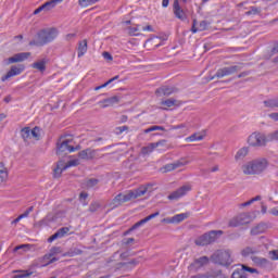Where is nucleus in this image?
<instances>
[{"label": "nucleus", "instance_id": "obj_16", "mask_svg": "<svg viewBox=\"0 0 278 278\" xmlns=\"http://www.w3.org/2000/svg\"><path fill=\"white\" fill-rule=\"evenodd\" d=\"M23 71H25V65H13L7 75L2 76L1 81H8L10 78L16 77V75H21Z\"/></svg>", "mask_w": 278, "mask_h": 278}, {"label": "nucleus", "instance_id": "obj_60", "mask_svg": "<svg viewBox=\"0 0 278 278\" xmlns=\"http://www.w3.org/2000/svg\"><path fill=\"white\" fill-rule=\"evenodd\" d=\"M169 3H170V0H163L162 8H167Z\"/></svg>", "mask_w": 278, "mask_h": 278}, {"label": "nucleus", "instance_id": "obj_33", "mask_svg": "<svg viewBox=\"0 0 278 278\" xmlns=\"http://www.w3.org/2000/svg\"><path fill=\"white\" fill-rule=\"evenodd\" d=\"M266 231V225L264 224H258L254 228L251 229V235L252 236H260V233H264Z\"/></svg>", "mask_w": 278, "mask_h": 278}, {"label": "nucleus", "instance_id": "obj_8", "mask_svg": "<svg viewBox=\"0 0 278 278\" xmlns=\"http://www.w3.org/2000/svg\"><path fill=\"white\" fill-rule=\"evenodd\" d=\"M73 166H79L78 159L68 161L66 164L64 161H59L56 167L54 168V177H60L64 170H67V168H72Z\"/></svg>", "mask_w": 278, "mask_h": 278}, {"label": "nucleus", "instance_id": "obj_18", "mask_svg": "<svg viewBox=\"0 0 278 278\" xmlns=\"http://www.w3.org/2000/svg\"><path fill=\"white\" fill-rule=\"evenodd\" d=\"M31 52H21L8 59V64H16V62H25L30 58Z\"/></svg>", "mask_w": 278, "mask_h": 278}, {"label": "nucleus", "instance_id": "obj_6", "mask_svg": "<svg viewBox=\"0 0 278 278\" xmlns=\"http://www.w3.org/2000/svg\"><path fill=\"white\" fill-rule=\"evenodd\" d=\"M218 236H223L222 230H212L208 233H204L195 240L197 247H207L212 242H216Z\"/></svg>", "mask_w": 278, "mask_h": 278}, {"label": "nucleus", "instance_id": "obj_7", "mask_svg": "<svg viewBox=\"0 0 278 278\" xmlns=\"http://www.w3.org/2000/svg\"><path fill=\"white\" fill-rule=\"evenodd\" d=\"M266 142H268L266 135L261 132H253L248 138V144L250 147H265Z\"/></svg>", "mask_w": 278, "mask_h": 278}, {"label": "nucleus", "instance_id": "obj_29", "mask_svg": "<svg viewBox=\"0 0 278 278\" xmlns=\"http://www.w3.org/2000/svg\"><path fill=\"white\" fill-rule=\"evenodd\" d=\"M88 52V41L84 39L78 46V58H83Z\"/></svg>", "mask_w": 278, "mask_h": 278}, {"label": "nucleus", "instance_id": "obj_3", "mask_svg": "<svg viewBox=\"0 0 278 278\" xmlns=\"http://www.w3.org/2000/svg\"><path fill=\"white\" fill-rule=\"evenodd\" d=\"M260 253H262V245L247 247L241 251V255L243 257H251L252 262L257 264V266H266V264H268V260L255 256Z\"/></svg>", "mask_w": 278, "mask_h": 278}, {"label": "nucleus", "instance_id": "obj_21", "mask_svg": "<svg viewBox=\"0 0 278 278\" xmlns=\"http://www.w3.org/2000/svg\"><path fill=\"white\" fill-rule=\"evenodd\" d=\"M97 155V151L88 148L86 150H81L79 153H78V157L80 160H94V156Z\"/></svg>", "mask_w": 278, "mask_h": 278}, {"label": "nucleus", "instance_id": "obj_43", "mask_svg": "<svg viewBox=\"0 0 278 278\" xmlns=\"http://www.w3.org/2000/svg\"><path fill=\"white\" fill-rule=\"evenodd\" d=\"M260 9L256 7H251L249 11L245 12L247 16H255L256 14H260Z\"/></svg>", "mask_w": 278, "mask_h": 278}, {"label": "nucleus", "instance_id": "obj_12", "mask_svg": "<svg viewBox=\"0 0 278 278\" xmlns=\"http://www.w3.org/2000/svg\"><path fill=\"white\" fill-rule=\"evenodd\" d=\"M192 190V187L190 185H185L180 188H178L176 191L172 192L167 199L169 201H179V199L186 197Z\"/></svg>", "mask_w": 278, "mask_h": 278}, {"label": "nucleus", "instance_id": "obj_34", "mask_svg": "<svg viewBox=\"0 0 278 278\" xmlns=\"http://www.w3.org/2000/svg\"><path fill=\"white\" fill-rule=\"evenodd\" d=\"M99 185V179L97 178H90L85 181V188L88 190H94L97 186Z\"/></svg>", "mask_w": 278, "mask_h": 278}, {"label": "nucleus", "instance_id": "obj_25", "mask_svg": "<svg viewBox=\"0 0 278 278\" xmlns=\"http://www.w3.org/2000/svg\"><path fill=\"white\" fill-rule=\"evenodd\" d=\"M157 216H160V212H155V213L144 217L143 219L139 220L131 227V229H138V227H142V225L149 223V220H153V218H157Z\"/></svg>", "mask_w": 278, "mask_h": 278}, {"label": "nucleus", "instance_id": "obj_55", "mask_svg": "<svg viewBox=\"0 0 278 278\" xmlns=\"http://www.w3.org/2000/svg\"><path fill=\"white\" fill-rule=\"evenodd\" d=\"M269 213H270L273 216H278V206L271 208V210L269 211Z\"/></svg>", "mask_w": 278, "mask_h": 278}, {"label": "nucleus", "instance_id": "obj_15", "mask_svg": "<svg viewBox=\"0 0 278 278\" xmlns=\"http://www.w3.org/2000/svg\"><path fill=\"white\" fill-rule=\"evenodd\" d=\"M70 143H71V140H68V139H65V140H62L61 142H59L58 147H56V153H64L66 151H67V153H75V151H77V149H79V148L70 146Z\"/></svg>", "mask_w": 278, "mask_h": 278}, {"label": "nucleus", "instance_id": "obj_48", "mask_svg": "<svg viewBox=\"0 0 278 278\" xmlns=\"http://www.w3.org/2000/svg\"><path fill=\"white\" fill-rule=\"evenodd\" d=\"M118 77H119V76L117 75V76H115V77L109 79L106 83L100 85V88H101V89H102V88H108V86H110V84L116 81V79H118Z\"/></svg>", "mask_w": 278, "mask_h": 278}, {"label": "nucleus", "instance_id": "obj_2", "mask_svg": "<svg viewBox=\"0 0 278 278\" xmlns=\"http://www.w3.org/2000/svg\"><path fill=\"white\" fill-rule=\"evenodd\" d=\"M266 168H268L266 159H255L241 166L243 175H262Z\"/></svg>", "mask_w": 278, "mask_h": 278}, {"label": "nucleus", "instance_id": "obj_59", "mask_svg": "<svg viewBox=\"0 0 278 278\" xmlns=\"http://www.w3.org/2000/svg\"><path fill=\"white\" fill-rule=\"evenodd\" d=\"M142 31H153V27L151 25H148L142 28Z\"/></svg>", "mask_w": 278, "mask_h": 278}, {"label": "nucleus", "instance_id": "obj_37", "mask_svg": "<svg viewBox=\"0 0 278 278\" xmlns=\"http://www.w3.org/2000/svg\"><path fill=\"white\" fill-rule=\"evenodd\" d=\"M265 108H278V98L264 101Z\"/></svg>", "mask_w": 278, "mask_h": 278}, {"label": "nucleus", "instance_id": "obj_28", "mask_svg": "<svg viewBox=\"0 0 278 278\" xmlns=\"http://www.w3.org/2000/svg\"><path fill=\"white\" fill-rule=\"evenodd\" d=\"M8 167H5V164L0 163V184L8 181Z\"/></svg>", "mask_w": 278, "mask_h": 278}, {"label": "nucleus", "instance_id": "obj_62", "mask_svg": "<svg viewBox=\"0 0 278 278\" xmlns=\"http://www.w3.org/2000/svg\"><path fill=\"white\" fill-rule=\"evenodd\" d=\"M271 260H278V253L276 251L271 252Z\"/></svg>", "mask_w": 278, "mask_h": 278}, {"label": "nucleus", "instance_id": "obj_45", "mask_svg": "<svg viewBox=\"0 0 278 278\" xmlns=\"http://www.w3.org/2000/svg\"><path fill=\"white\" fill-rule=\"evenodd\" d=\"M151 131H164L163 126H151L150 128L144 130V134H151Z\"/></svg>", "mask_w": 278, "mask_h": 278}, {"label": "nucleus", "instance_id": "obj_36", "mask_svg": "<svg viewBox=\"0 0 278 278\" xmlns=\"http://www.w3.org/2000/svg\"><path fill=\"white\" fill-rule=\"evenodd\" d=\"M75 255H81V250L74 248L63 254V257H75Z\"/></svg>", "mask_w": 278, "mask_h": 278}, {"label": "nucleus", "instance_id": "obj_23", "mask_svg": "<svg viewBox=\"0 0 278 278\" xmlns=\"http://www.w3.org/2000/svg\"><path fill=\"white\" fill-rule=\"evenodd\" d=\"M207 29V21H201L199 24L197 20H193V24L191 27L192 34H198V31H205Z\"/></svg>", "mask_w": 278, "mask_h": 278}, {"label": "nucleus", "instance_id": "obj_46", "mask_svg": "<svg viewBox=\"0 0 278 278\" xmlns=\"http://www.w3.org/2000/svg\"><path fill=\"white\" fill-rule=\"evenodd\" d=\"M138 31H140L139 26H130V27H128L129 36H138Z\"/></svg>", "mask_w": 278, "mask_h": 278}, {"label": "nucleus", "instance_id": "obj_1", "mask_svg": "<svg viewBox=\"0 0 278 278\" xmlns=\"http://www.w3.org/2000/svg\"><path fill=\"white\" fill-rule=\"evenodd\" d=\"M60 35V31L55 27L42 28L35 35L34 40L29 42L30 47H45L53 42Z\"/></svg>", "mask_w": 278, "mask_h": 278}, {"label": "nucleus", "instance_id": "obj_10", "mask_svg": "<svg viewBox=\"0 0 278 278\" xmlns=\"http://www.w3.org/2000/svg\"><path fill=\"white\" fill-rule=\"evenodd\" d=\"M253 220L251 213H242L230 219L229 227H240V225H249Z\"/></svg>", "mask_w": 278, "mask_h": 278}, {"label": "nucleus", "instance_id": "obj_41", "mask_svg": "<svg viewBox=\"0 0 278 278\" xmlns=\"http://www.w3.org/2000/svg\"><path fill=\"white\" fill-rule=\"evenodd\" d=\"M255 201H262V197L261 195H256L255 198H252L251 200L242 203L241 207H249V205H253V203H255Z\"/></svg>", "mask_w": 278, "mask_h": 278}, {"label": "nucleus", "instance_id": "obj_11", "mask_svg": "<svg viewBox=\"0 0 278 278\" xmlns=\"http://www.w3.org/2000/svg\"><path fill=\"white\" fill-rule=\"evenodd\" d=\"M190 164V160L188 157H181L173 163H168L163 167L164 173H170V170H177V168H184V166H188Z\"/></svg>", "mask_w": 278, "mask_h": 278}, {"label": "nucleus", "instance_id": "obj_42", "mask_svg": "<svg viewBox=\"0 0 278 278\" xmlns=\"http://www.w3.org/2000/svg\"><path fill=\"white\" fill-rule=\"evenodd\" d=\"M30 138H35V140H39L40 139V128L35 127V128L30 129Z\"/></svg>", "mask_w": 278, "mask_h": 278}, {"label": "nucleus", "instance_id": "obj_58", "mask_svg": "<svg viewBox=\"0 0 278 278\" xmlns=\"http://www.w3.org/2000/svg\"><path fill=\"white\" fill-rule=\"evenodd\" d=\"M162 223H167L169 225H173V217H170V218H163Z\"/></svg>", "mask_w": 278, "mask_h": 278}, {"label": "nucleus", "instance_id": "obj_27", "mask_svg": "<svg viewBox=\"0 0 278 278\" xmlns=\"http://www.w3.org/2000/svg\"><path fill=\"white\" fill-rule=\"evenodd\" d=\"M173 92H175V88L168 86H163L156 89V94H164V97H169Z\"/></svg>", "mask_w": 278, "mask_h": 278}, {"label": "nucleus", "instance_id": "obj_53", "mask_svg": "<svg viewBox=\"0 0 278 278\" xmlns=\"http://www.w3.org/2000/svg\"><path fill=\"white\" fill-rule=\"evenodd\" d=\"M102 56L104 58V60H109V61L113 60L112 54L110 52H103Z\"/></svg>", "mask_w": 278, "mask_h": 278}, {"label": "nucleus", "instance_id": "obj_26", "mask_svg": "<svg viewBox=\"0 0 278 278\" xmlns=\"http://www.w3.org/2000/svg\"><path fill=\"white\" fill-rule=\"evenodd\" d=\"M63 0H50L46 3L41 4L43 8V12H50V10H53L58 3H62Z\"/></svg>", "mask_w": 278, "mask_h": 278}, {"label": "nucleus", "instance_id": "obj_13", "mask_svg": "<svg viewBox=\"0 0 278 278\" xmlns=\"http://www.w3.org/2000/svg\"><path fill=\"white\" fill-rule=\"evenodd\" d=\"M235 73H238V65L222 67L217 70L216 74L211 79H223V77H229V75H233Z\"/></svg>", "mask_w": 278, "mask_h": 278}, {"label": "nucleus", "instance_id": "obj_19", "mask_svg": "<svg viewBox=\"0 0 278 278\" xmlns=\"http://www.w3.org/2000/svg\"><path fill=\"white\" fill-rule=\"evenodd\" d=\"M47 64H49V58H43L31 64V68L39 71V73H45L47 71Z\"/></svg>", "mask_w": 278, "mask_h": 278}, {"label": "nucleus", "instance_id": "obj_47", "mask_svg": "<svg viewBox=\"0 0 278 278\" xmlns=\"http://www.w3.org/2000/svg\"><path fill=\"white\" fill-rule=\"evenodd\" d=\"M86 199H88V193H86V192H80V194H79V202H80L83 205H88V202H86Z\"/></svg>", "mask_w": 278, "mask_h": 278}, {"label": "nucleus", "instance_id": "obj_52", "mask_svg": "<svg viewBox=\"0 0 278 278\" xmlns=\"http://www.w3.org/2000/svg\"><path fill=\"white\" fill-rule=\"evenodd\" d=\"M269 140H278V130L268 136L267 142H269Z\"/></svg>", "mask_w": 278, "mask_h": 278}, {"label": "nucleus", "instance_id": "obj_31", "mask_svg": "<svg viewBox=\"0 0 278 278\" xmlns=\"http://www.w3.org/2000/svg\"><path fill=\"white\" fill-rule=\"evenodd\" d=\"M247 155H249V148L243 147L237 151L235 160L236 162H239V160H244Z\"/></svg>", "mask_w": 278, "mask_h": 278}, {"label": "nucleus", "instance_id": "obj_38", "mask_svg": "<svg viewBox=\"0 0 278 278\" xmlns=\"http://www.w3.org/2000/svg\"><path fill=\"white\" fill-rule=\"evenodd\" d=\"M99 0H78L80 8H88L89 5H94Z\"/></svg>", "mask_w": 278, "mask_h": 278}, {"label": "nucleus", "instance_id": "obj_61", "mask_svg": "<svg viewBox=\"0 0 278 278\" xmlns=\"http://www.w3.org/2000/svg\"><path fill=\"white\" fill-rule=\"evenodd\" d=\"M191 278H207V276L203 275V274H198V275L192 276Z\"/></svg>", "mask_w": 278, "mask_h": 278}, {"label": "nucleus", "instance_id": "obj_30", "mask_svg": "<svg viewBox=\"0 0 278 278\" xmlns=\"http://www.w3.org/2000/svg\"><path fill=\"white\" fill-rule=\"evenodd\" d=\"M34 212V206H29L23 214H21L18 217H16L13 222L12 225H17V223H21L23 218H27L29 214Z\"/></svg>", "mask_w": 278, "mask_h": 278}, {"label": "nucleus", "instance_id": "obj_49", "mask_svg": "<svg viewBox=\"0 0 278 278\" xmlns=\"http://www.w3.org/2000/svg\"><path fill=\"white\" fill-rule=\"evenodd\" d=\"M31 273L23 270V271H18V274L15 275L14 278H26V277H29Z\"/></svg>", "mask_w": 278, "mask_h": 278}, {"label": "nucleus", "instance_id": "obj_51", "mask_svg": "<svg viewBox=\"0 0 278 278\" xmlns=\"http://www.w3.org/2000/svg\"><path fill=\"white\" fill-rule=\"evenodd\" d=\"M21 250L29 251V244L17 245V247H15V249H14V251H21Z\"/></svg>", "mask_w": 278, "mask_h": 278}, {"label": "nucleus", "instance_id": "obj_56", "mask_svg": "<svg viewBox=\"0 0 278 278\" xmlns=\"http://www.w3.org/2000/svg\"><path fill=\"white\" fill-rule=\"evenodd\" d=\"M269 118H271L273 121H276L278 123V113L269 114Z\"/></svg>", "mask_w": 278, "mask_h": 278}, {"label": "nucleus", "instance_id": "obj_20", "mask_svg": "<svg viewBox=\"0 0 278 278\" xmlns=\"http://www.w3.org/2000/svg\"><path fill=\"white\" fill-rule=\"evenodd\" d=\"M70 231H71V228L63 227V228L59 229L54 235H52L48 239V242H53L55 240H60V238H64V236H66Z\"/></svg>", "mask_w": 278, "mask_h": 278}, {"label": "nucleus", "instance_id": "obj_44", "mask_svg": "<svg viewBox=\"0 0 278 278\" xmlns=\"http://www.w3.org/2000/svg\"><path fill=\"white\" fill-rule=\"evenodd\" d=\"M231 278H247V275L242 269H237L232 273Z\"/></svg>", "mask_w": 278, "mask_h": 278}, {"label": "nucleus", "instance_id": "obj_24", "mask_svg": "<svg viewBox=\"0 0 278 278\" xmlns=\"http://www.w3.org/2000/svg\"><path fill=\"white\" fill-rule=\"evenodd\" d=\"M119 99L118 97L114 96L104 100H101L98 102V105H101V108H111V105H116L118 103Z\"/></svg>", "mask_w": 278, "mask_h": 278}, {"label": "nucleus", "instance_id": "obj_40", "mask_svg": "<svg viewBox=\"0 0 278 278\" xmlns=\"http://www.w3.org/2000/svg\"><path fill=\"white\" fill-rule=\"evenodd\" d=\"M161 105H165V108H173L177 105V100L175 99L163 100L161 101Z\"/></svg>", "mask_w": 278, "mask_h": 278}, {"label": "nucleus", "instance_id": "obj_22", "mask_svg": "<svg viewBox=\"0 0 278 278\" xmlns=\"http://www.w3.org/2000/svg\"><path fill=\"white\" fill-rule=\"evenodd\" d=\"M162 144H164V141L150 143L147 147H143L141 149V153H142V155H150V153H153V151H155V149H157V147H162Z\"/></svg>", "mask_w": 278, "mask_h": 278}, {"label": "nucleus", "instance_id": "obj_63", "mask_svg": "<svg viewBox=\"0 0 278 278\" xmlns=\"http://www.w3.org/2000/svg\"><path fill=\"white\" fill-rule=\"evenodd\" d=\"M268 208L266 207V205H262V208H261L262 214H266Z\"/></svg>", "mask_w": 278, "mask_h": 278}, {"label": "nucleus", "instance_id": "obj_50", "mask_svg": "<svg viewBox=\"0 0 278 278\" xmlns=\"http://www.w3.org/2000/svg\"><path fill=\"white\" fill-rule=\"evenodd\" d=\"M241 270H243V271L245 270V273H251V274L257 273V269H255L253 267H249L247 265H242V269Z\"/></svg>", "mask_w": 278, "mask_h": 278}, {"label": "nucleus", "instance_id": "obj_64", "mask_svg": "<svg viewBox=\"0 0 278 278\" xmlns=\"http://www.w3.org/2000/svg\"><path fill=\"white\" fill-rule=\"evenodd\" d=\"M131 242H134V238H128V239L126 240V244H131Z\"/></svg>", "mask_w": 278, "mask_h": 278}, {"label": "nucleus", "instance_id": "obj_14", "mask_svg": "<svg viewBox=\"0 0 278 278\" xmlns=\"http://www.w3.org/2000/svg\"><path fill=\"white\" fill-rule=\"evenodd\" d=\"M173 13L174 16L179 21H186V18H188L187 10L186 8L181 7L179 0L173 1Z\"/></svg>", "mask_w": 278, "mask_h": 278}, {"label": "nucleus", "instance_id": "obj_5", "mask_svg": "<svg viewBox=\"0 0 278 278\" xmlns=\"http://www.w3.org/2000/svg\"><path fill=\"white\" fill-rule=\"evenodd\" d=\"M211 260L214 264H219V266H230L233 260L231 258V251L229 250H219L216 251Z\"/></svg>", "mask_w": 278, "mask_h": 278}, {"label": "nucleus", "instance_id": "obj_4", "mask_svg": "<svg viewBox=\"0 0 278 278\" xmlns=\"http://www.w3.org/2000/svg\"><path fill=\"white\" fill-rule=\"evenodd\" d=\"M148 188L142 186L138 189L130 190L127 193H119L114 198V203L121 205V203H127V201H131V199H138L140 197H144L147 194Z\"/></svg>", "mask_w": 278, "mask_h": 278}, {"label": "nucleus", "instance_id": "obj_9", "mask_svg": "<svg viewBox=\"0 0 278 278\" xmlns=\"http://www.w3.org/2000/svg\"><path fill=\"white\" fill-rule=\"evenodd\" d=\"M60 253H62V249L60 247H53L49 251V253L43 255L42 257L43 266H49L50 264L58 262L60 257H56L55 255H60Z\"/></svg>", "mask_w": 278, "mask_h": 278}, {"label": "nucleus", "instance_id": "obj_17", "mask_svg": "<svg viewBox=\"0 0 278 278\" xmlns=\"http://www.w3.org/2000/svg\"><path fill=\"white\" fill-rule=\"evenodd\" d=\"M208 264H210V257L201 256L194 260L193 263H191L190 268H192L193 270H200V268H203V266H207Z\"/></svg>", "mask_w": 278, "mask_h": 278}, {"label": "nucleus", "instance_id": "obj_57", "mask_svg": "<svg viewBox=\"0 0 278 278\" xmlns=\"http://www.w3.org/2000/svg\"><path fill=\"white\" fill-rule=\"evenodd\" d=\"M40 12H45V8H42V5H40L39 8H37V9L34 11V14H40Z\"/></svg>", "mask_w": 278, "mask_h": 278}, {"label": "nucleus", "instance_id": "obj_39", "mask_svg": "<svg viewBox=\"0 0 278 278\" xmlns=\"http://www.w3.org/2000/svg\"><path fill=\"white\" fill-rule=\"evenodd\" d=\"M21 135L24 140H29V138H31V129L29 127H25L21 130Z\"/></svg>", "mask_w": 278, "mask_h": 278}, {"label": "nucleus", "instance_id": "obj_32", "mask_svg": "<svg viewBox=\"0 0 278 278\" xmlns=\"http://www.w3.org/2000/svg\"><path fill=\"white\" fill-rule=\"evenodd\" d=\"M188 218V213L176 214L172 217L173 225H179V223H184Z\"/></svg>", "mask_w": 278, "mask_h": 278}, {"label": "nucleus", "instance_id": "obj_35", "mask_svg": "<svg viewBox=\"0 0 278 278\" xmlns=\"http://www.w3.org/2000/svg\"><path fill=\"white\" fill-rule=\"evenodd\" d=\"M204 136L199 134V132H195V134H192L191 136L187 137L185 140L186 142H199L201 140H203Z\"/></svg>", "mask_w": 278, "mask_h": 278}, {"label": "nucleus", "instance_id": "obj_54", "mask_svg": "<svg viewBox=\"0 0 278 278\" xmlns=\"http://www.w3.org/2000/svg\"><path fill=\"white\" fill-rule=\"evenodd\" d=\"M208 170H210V173H218L220 170V166L214 165Z\"/></svg>", "mask_w": 278, "mask_h": 278}]
</instances>
